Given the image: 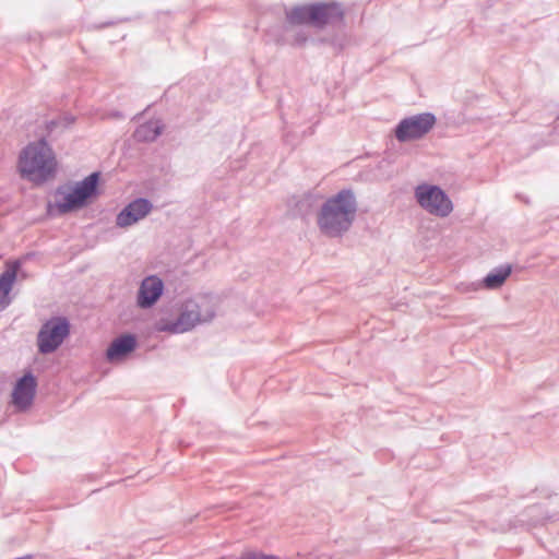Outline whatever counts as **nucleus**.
<instances>
[{
	"label": "nucleus",
	"instance_id": "nucleus-1",
	"mask_svg": "<svg viewBox=\"0 0 559 559\" xmlns=\"http://www.w3.org/2000/svg\"><path fill=\"white\" fill-rule=\"evenodd\" d=\"M357 212V200L352 189H342L328 198L318 213L317 224L320 231L338 238L352 227Z\"/></svg>",
	"mask_w": 559,
	"mask_h": 559
},
{
	"label": "nucleus",
	"instance_id": "nucleus-2",
	"mask_svg": "<svg viewBox=\"0 0 559 559\" xmlns=\"http://www.w3.org/2000/svg\"><path fill=\"white\" fill-rule=\"evenodd\" d=\"M285 14L290 25H311L320 29L325 26H343L345 23V9L337 1L295 5L286 10Z\"/></svg>",
	"mask_w": 559,
	"mask_h": 559
},
{
	"label": "nucleus",
	"instance_id": "nucleus-3",
	"mask_svg": "<svg viewBox=\"0 0 559 559\" xmlns=\"http://www.w3.org/2000/svg\"><path fill=\"white\" fill-rule=\"evenodd\" d=\"M19 169L34 182H45L57 169L55 153L45 139L29 143L20 154Z\"/></svg>",
	"mask_w": 559,
	"mask_h": 559
},
{
	"label": "nucleus",
	"instance_id": "nucleus-4",
	"mask_svg": "<svg viewBox=\"0 0 559 559\" xmlns=\"http://www.w3.org/2000/svg\"><path fill=\"white\" fill-rule=\"evenodd\" d=\"M99 179L100 174L94 171L78 182L70 192L64 187H58L55 195L59 212L64 214L86 206L98 195Z\"/></svg>",
	"mask_w": 559,
	"mask_h": 559
},
{
	"label": "nucleus",
	"instance_id": "nucleus-5",
	"mask_svg": "<svg viewBox=\"0 0 559 559\" xmlns=\"http://www.w3.org/2000/svg\"><path fill=\"white\" fill-rule=\"evenodd\" d=\"M214 317L215 311L212 307L207 306L206 301L203 305H200L194 300H188L185 302L182 310L176 320L170 322H160L157 330L173 334L185 333L193 329L198 323L209 322Z\"/></svg>",
	"mask_w": 559,
	"mask_h": 559
},
{
	"label": "nucleus",
	"instance_id": "nucleus-6",
	"mask_svg": "<svg viewBox=\"0 0 559 559\" xmlns=\"http://www.w3.org/2000/svg\"><path fill=\"white\" fill-rule=\"evenodd\" d=\"M70 334V322L64 317H51L37 334L38 352L43 355L56 352Z\"/></svg>",
	"mask_w": 559,
	"mask_h": 559
},
{
	"label": "nucleus",
	"instance_id": "nucleus-7",
	"mask_svg": "<svg viewBox=\"0 0 559 559\" xmlns=\"http://www.w3.org/2000/svg\"><path fill=\"white\" fill-rule=\"evenodd\" d=\"M415 198L426 212L437 217H447L453 211L451 199L439 186L419 185L415 189Z\"/></svg>",
	"mask_w": 559,
	"mask_h": 559
},
{
	"label": "nucleus",
	"instance_id": "nucleus-8",
	"mask_svg": "<svg viewBox=\"0 0 559 559\" xmlns=\"http://www.w3.org/2000/svg\"><path fill=\"white\" fill-rule=\"evenodd\" d=\"M436 124V116L431 112H421L402 119L395 127V138L399 142H408L421 139Z\"/></svg>",
	"mask_w": 559,
	"mask_h": 559
},
{
	"label": "nucleus",
	"instance_id": "nucleus-9",
	"mask_svg": "<svg viewBox=\"0 0 559 559\" xmlns=\"http://www.w3.org/2000/svg\"><path fill=\"white\" fill-rule=\"evenodd\" d=\"M153 209V203L146 198H136L127 204L117 215L116 225L126 228L138 223Z\"/></svg>",
	"mask_w": 559,
	"mask_h": 559
},
{
	"label": "nucleus",
	"instance_id": "nucleus-10",
	"mask_svg": "<svg viewBox=\"0 0 559 559\" xmlns=\"http://www.w3.org/2000/svg\"><path fill=\"white\" fill-rule=\"evenodd\" d=\"M37 389L36 378L32 372L24 373L15 383L12 399L20 411H26L33 404Z\"/></svg>",
	"mask_w": 559,
	"mask_h": 559
},
{
	"label": "nucleus",
	"instance_id": "nucleus-11",
	"mask_svg": "<svg viewBox=\"0 0 559 559\" xmlns=\"http://www.w3.org/2000/svg\"><path fill=\"white\" fill-rule=\"evenodd\" d=\"M164 293V282L157 275L146 276L140 285L136 304L142 309L153 307Z\"/></svg>",
	"mask_w": 559,
	"mask_h": 559
},
{
	"label": "nucleus",
	"instance_id": "nucleus-12",
	"mask_svg": "<svg viewBox=\"0 0 559 559\" xmlns=\"http://www.w3.org/2000/svg\"><path fill=\"white\" fill-rule=\"evenodd\" d=\"M138 340L134 334L126 333L114 338L106 350L109 362L120 361L135 350Z\"/></svg>",
	"mask_w": 559,
	"mask_h": 559
},
{
	"label": "nucleus",
	"instance_id": "nucleus-13",
	"mask_svg": "<svg viewBox=\"0 0 559 559\" xmlns=\"http://www.w3.org/2000/svg\"><path fill=\"white\" fill-rule=\"evenodd\" d=\"M21 267L20 260L7 263L5 270L0 274V310L5 309L12 301L10 293L16 281L17 272Z\"/></svg>",
	"mask_w": 559,
	"mask_h": 559
},
{
	"label": "nucleus",
	"instance_id": "nucleus-14",
	"mask_svg": "<svg viewBox=\"0 0 559 559\" xmlns=\"http://www.w3.org/2000/svg\"><path fill=\"white\" fill-rule=\"evenodd\" d=\"M163 129L164 124L160 120H148L135 129L133 138L138 142H153L162 133Z\"/></svg>",
	"mask_w": 559,
	"mask_h": 559
},
{
	"label": "nucleus",
	"instance_id": "nucleus-15",
	"mask_svg": "<svg viewBox=\"0 0 559 559\" xmlns=\"http://www.w3.org/2000/svg\"><path fill=\"white\" fill-rule=\"evenodd\" d=\"M511 265H500L489 272L483 280V286L488 289H497L503 285L511 274Z\"/></svg>",
	"mask_w": 559,
	"mask_h": 559
},
{
	"label": "nucleus",
	"instance_id": "nucleus-16",
	"mask_svg": "<svg viewBox=\"0 0 559 559\" xmlns=\"http://www.w3.org/2000/svg\"><path fill=\"white\" fill-rule=\"evenodd\" d=\"M320 43L329 44V45H331L335 49V51L340 52L345 47V37L334 36V37H331V38H321Z\"/></svg>",
	"mask_w": 559,
	"mask_h": 559
},
{
	"label": "nucleus",
	"instance_id": "nucleus-17",
	"mask_svg": "<svg viewBox=\"0 0 559 559\" xmlns=\"http://www.w3.org/2000/svg\"><path fill=\"white\" fill-rule=\"evenodd\" d=\"M240 559H278L275 556H266L263 554H248L242 556Z\"/></svg>",
	"mask_w": 559,
	"mask_h": 559
},
{
	"label": "nucleus",
	"instance_id": "nucleus-18",
	"mask_svg": "<svg viewBox=\"0 0 559 559\" xmlns=\"http://www.w3.org/2000/svg\"><path fill=\"white\" fill-rule=\"evenodd\" d=\"M295 41L297 45H304L307 41V36L304 33H298L296 35Z\"/></svg>",
	"mask_w": 559,
	"mask_h": 559
},
{
	"label": "nucleus",
	"instance_id": "nucleus-19",
	"mask_svg": "<svg viewBox=\"0 0 559 559\" xmlns=\"http://www.w3.org/2000/svg\"><path fill=\"white\" fill-rule=\"evenodd\" d=\"M284 141H285L286 143H290L289 134H288V133H285V134H284Z\"/></svg>",
	"mask_w": 559,
	"mask_h": 559
}]
</instances>
